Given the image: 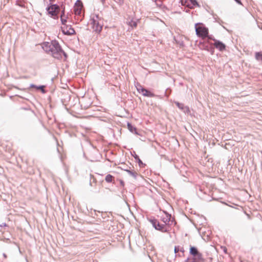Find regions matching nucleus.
Wrapping results in <instances>:
<instances>
[{"mask_svg": "<svg viewBox=\"0 0 262 262\" xmlns=\"http://www.w3.org/2000/svg\"><path fill=\"white\" fill-rule=\"evenodd\" d=\"M175 104H176V105L180 108L183 110V106H184V105L182 103H180L178 102H175Z\"/></svg>", "mask_w": 262, "mask_h": 262, "instance_id": "f3484780", "label": "nucleus"}, {"mask_svg": "<svg viewBox=\"0 0 262 262\" xmlns=\"http://www.w3.org/2000/svg\"><path fill=\"white\" fill-rule=\"evenodd\" d=\"M196 34L199 37L204 39L207 37L211 39L212 37L208 35V29L206 28L203 24L198 23L195 25Z\"/></svg>", "mask_w": 262, "mask_h": 262, "instance_id": "f03ea898", "label": "nucleus"}, {"mask_svg": "<svg viewBox=\"0 0 262 262\" xmlns=\"http://www.w3.org/2000/svg\"><path fill=\"white\" fill-rule=\"evenodd\" d=\"M83 6L80 2L76 3L74 7V12L76 15L81 16Z\"/></svg>", "mask_w": 262, "mask_h": 262, "instance_id": "1a4fd4ad", "label": "nucleus"}, {"mask_svg": "<svg viewBox=\"0 0 262 262\" xmlns=\"http://www.w3.org/2000/svg\"><path fill=\"white\" fill-rule=\"evenodd\" d=\"M68 16L65 15H61L60 19L62 23V26L66 25L67 22Z\"/></svg>", "mask_w": 262, "mask_h": 262, "instance_id": "f8f14e48", "label": "nucleus"}, {"mask_svg": "<svg viewBox=\"0 0 262 262\" xmlns=\"http://www.w3.org/2000/svg\"><path fill=\"white\" fill-rule=\"evenodd\" d=\"M121 184H122V185H124V183H123V181H121Z\"/></svg>", "mask_w": 262, "mask_h": 262, "instance_id": "a878e982", "label": "nucleus"}, {"mask_svg": "<svg viewBox=\"0 0 262 262\" xmlns=\"http://www.w3.org/2000/svg\"><path fill=\"white\" fill-rule=\"evenodd\" d=\"M47 11L50 15L52 16L55 17L57 16L58 14L60 11V8L57 5H51L48 8Z\"/></svg>", "mask_w": 262, "mask_h": 262, "instance_id": "423d86ee", "label": "nucleus"}, {"mask_svg": "<svg viewBox=\"0 0 262 262\" xmlns=\"http://www.w3.org/2000/svg\"><path fill=\"white\" fill-rule=\"evenodd\" d=\"M235 1L239 4H242L240 0H235Z\"/></svg>", "mask_w": 262, "mask_h": 262, "instance_id": "412c9836", "label": "nucleus"}, {"mask_svg": "<svg viewBox=\"0 0 262 262\" xmlns=\"http://www.w3.org/2000/svg\"><path fill=\"white\" fill-rule=\"evenodd\" d=\"M31 88H36V89H37V90H41L43 92H44V88H45V86H38H38H35V85L32 84V85H31Z\"/></svg>", "mask_w": 262, "mask_h": 262, "instance_id": "dca6fc26", "label": "nucleus"}, {"mask_svg": "<svg viewBox=\"0 0 262 262\" xmlns=\"http://www.w3.org/2000/svg\"><path fill=\"white\" fill-rule=\"evenodd\" d=\"M61 30L62 32L66 35H73L75 34V31L71 25H63L61 26Z\"/></svg>", "mask_w": 262, "mask_h": 262, "instance_id": "0eeeda50", "label": "nucleus"}, {"mask_svg": "<svg viewBox=\"0 0 262 262\" xmlns=\"http://www.w3.org/2000/svg\"><path fill=\"white\" fill-rule=\"evenodd\" d=\"M138 92L141 94L143 96L148 97H154L155 96V95L151 92L143 88L142 87H140L137 89Z\"/></svg>", "mask_w": 262, "mask_h": 262, "instance_id": "6e6552de", "label": "nucleus"}, {"mask_svg": "<svg viewBox=\"0 0 262 262\" xmlns=\"http://www.w3.org/2000/svg\"><path fill=\"white\" fill-rule=\"evenodd\" d=\"M61 15H65L64 14V9H63V10L62 11Z\"/></svg>", "mask_w": 262, "mask_h": 262, "instance_id": "4be33fe9", "label": "nucleus"}, {"mask_svg": "<svg viewBox=\"0 0 262 262\" xmlns=\"http://www.w3.org/2000/svg\"><path fill=\"white\" fill-rule=\"evenodd\" d=\"M138 162H139V164H142V161H141V160L140 159H139Z\"/></svg>", "mask_w": 262, "mask_h": 262, "instance_id": "393cba45", "label": "nucleus"}, {"mask_svg": "<svg viewBox=\"0 0 262 262\" xmlns=\"http://www.w3.org/2000/svg\"><path fill=\"white\" fill-rule=\"evenodd\" d=\"M192 3H193V5H195V4H197L195 0H194V1H192Z\"/></svg>", "mask_w": 262, "mask_h": 262, "instance_id": "b1692460", "label": "nucleus"}, {"mask_svg": "<svg viewBox=\"0 0 262 262\" xmlns=\"http://www.w3.org/2000/svg\"><path fill=\"white\" fill-rule=\"evenodd\" d=\"M128 25L132 28H136L137 26L136 21L133 20H131L130 21H129L128 23Z\"/></svg>", "mask_w": 262, "mask_h": 262, "instance_id": "4468645a", "label": "nucleus"}, {"mask_svg": "<svg viewBox=\"0 0 262 262\" xmlns=\"http://www.w3.org/2000/svg\"><path fill=\"white\" fill-rule=\"evenodd\" d=\"M171 215L165 212H164L161 216V219L162 222L164 223V225L167 226L170 220Z\"/></svg>", "mask_w": 262, "mask_h": 262, "instance_id": "9b49d317", "label": "nucleus"}, {"mask_svg": "<svg viewBox=\"0 0 262 262\" xmlns=\"http://www.w3.org/2000/svg\"><path fill=\"white\" fill-rule=\"evenodd\" d=\"M105 180L107 182L111 183L114 180V177L111 174H108L106 176Z\"/></svg>", "mask_w": 262, "mask_h": 262, "instance_id": "ddd939ff", "label": "nucleus"}, {"mask_svg": "<svg viewBox=\"0 0 262 262\" xmlns=\"http://www.w3.org/2000/svg\"><path fill=\"white\" fill-rule=\"evenodd\" d=\"M255 58L257 60L262 61V53H261L260 52L256 53Z\"/></svg>", "mask_w": 262, "mask_h": 262, "instance_id": "2eb2a0df", "label": "nucleus"}, {"mask_svg": "<svg viewBox=\"0 0 262 262\" xmlns=\"http://www.w3.org/2000/svg\"><path fill=\"white\" fill-rule=\"evenodd\" d=\"M223 250L225 253H227V248L226 247L223 248Z\"/></svg>", "mask_w": 262, "mask_h": 262, "instance_id": "aec40b11", "label": "nucleus"}, {"mask_svg": "<svg viewBox=\"0 0 262 262\" xmlns=\"http://www.w3.org/2000/svg\"><path fill=\"white\" fill-rule=\"evenodd\" d=\"M127 125H128V127L129 129L131 128L132 125H131L130 124L128 123Z\"/></svg>", "mask_w": 262, "mask_h": 262, "instance_id": "5701e85b", "label": "nucleus"}, {"mask_svg": "<svg viewBox=\"0 0 262 262\" xmlns=\"http://www.w3.org/2000/svg\"><path fill=\"white\" fill-rule=\"evenodd\" d=\"M42 48L47 53L51 54L54 57L57 58L60 57L62 53L59 43L55 41L43 43Z\"/></svg>", "mask_w": 262, "mask_h": 262, "instance_id": "f257e3e1", "label": "nucleus"}, {"mask_svg": "<svg viewBox=\"0 0 262 262\" xmlns=\"http://www.w3.org/2000/svg\"><path fill=\"white\" fill-rule=\"evenodd\" d=\"M90 21L92 28L94 31L96 33H100L103 27V21L101 18L97 15H93Z\"/></svg>", "mask_w": 262, "mask_h": 262, "instance_id": "7ed1b4c3", "label": "nucleus"}, {"mask_svg": "<svg viewBox=\"0 0 262 262\" xmlns=\"http://www.w3.org/2000/svg\"><path fill=\"white\" fill-rule=\"evenodd\" d=\"M190 254L193 257L192 258H187L186 262H204V260L203 258L202 253H200L198 249L194 247H190Z\"/></svg>", "mask_w": 262, "mask_h": 262, "instance_id": "20e7f679", "label": "nucleus"}, {"mask_svg": "<svg viewBox=\"0 0 262 262\" xmlns=\"http://www.w3.org/2000/svg\"><path fill=\"white\" fill-rule=\"evenodd\" d=\"M179 251H181V250L180 249L179 247H175L174 248V252L176 253H178ZM182 251L183 252L184 250H182Z\"/></svg>", "mask_w": 262, "mask_h": 262, "instance_id": "a211bd4d", "label": "nucleus"}, {"mask_svg": "<svg viewBox=\"0 0 262 262\" xmlns=\"http://www.w3.org/2000/svg\"><path fill=\"white\" fill-rule=\"evenodd\" d=\"M126 171H127L128 173H129V174H133V172L132 171H130V170H126Z\"/></svg>", "mask_w": 262, "mask_h": 262, "instance_id": "6ab92c4d", "label": "nucleus"}, {"mask_svg": "<svg viewBox=\"0 0 262 262\" xmlns=\"http://www.w3.org/2000/svg\"><path fill=\"white\" fill-rule=\"evenodd\" d=\"M152 226L157 230H160L163 232H166L169 231V227L164 224H160L159 221L155 219H151L149 220Z\"/></svg>", "mask_w": 262, "mask_h": 262, "instance_id": "39448f33", "label": "nucleus"}, {"mask_svg": "<svg viewBox=\"0 0 262 262\" xmlns=\"http://www.w3.org/2000/svg\"><path fill=\"white\" fill-rule=\"evenodd\" d=\"M211 39L214 41L213 46L217 49L219 50L220 51H223L225 50L226 46L222 42L212 38Z\"/></svg>", "mask_w": 262, "mask_h": 262, "instance_id": "9d476101", "label": "nucleus"}]
</instances>
